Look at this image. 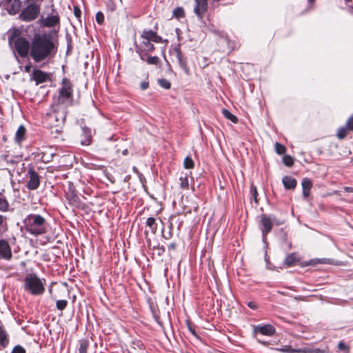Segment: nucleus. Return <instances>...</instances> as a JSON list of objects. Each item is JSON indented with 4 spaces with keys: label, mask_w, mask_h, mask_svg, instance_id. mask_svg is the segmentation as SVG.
I'll list each match as a JSON object with an SVG mask.
<instances>
[{
    "label": "nucleus",
    "mask_w": 353,
    "mask_h": 353,
    "mask_svg": "<svg viewBox=\"0 0 353 353\" xmlns=\"http://www.w3.org/2000/svg\"><path fill=\"white\" fill-rule=\"evenodd\" d=\"M54 45L44 35H36L30 44V55L35 62H40L54 57Z\"/></svg>",
    "instance_id": "obj_1"
},
{
    "label": "nucleus",
    "mask_w": 353,
    "mask_h": 353,
    "mask_svg": "<svg viewBox=\"0 0 353 353\" xmlns=\"http://www.w3.org/2000/svg\"><path fill=\"white\" fill-rule=\"evenodd\" d=\"M26 230L30 234L39 235L46 232V220L39 214H30L24 220Z\"/></svg>",
    "instance_id": "obj_2"
},
{
    "label": "nucleus",
    "mask_w": 353,
    "mask_h": 353,
    "mask_svg": "<svg viewBox=\"0 0 353 353\" xmlns=\"http://www.w3.org/2000/svg\"><path fill=\"white\" fill-rule=\"evenodd\" d=\"M24 288L33 295L41 294L44 292L42 281L34 274H28L26 276Z\"/></svg>",
    "instance_id": "obj_3"
},
{
    "label": "nucleus",
    "mask_w": 353,
    "mask_h": 353,
    "mask_svg": "<svg viewBox=\"0 0 353 353\" xmlns=\"http://www.w3.org/2000/svg\"><path fill=\"white\" fill-rule=\"evenodd\" d=\"M66 114L63 109H59L49 113L47 115L46 120L48 121L51 127H61L63 125L65 120Z\"/></svg>",
    "instance_id": "obj_4"
},
{
    "label": "nucleus",
    "mask_w": 353,
    "mask_h": 353,
    "mask_svg": "<svg viewBox=\"0 0 353 353\" xmlns=\"http://www.w3.org/2000/svg\"><path fill=\"white\" fill-rule=\"evenodd\" d=\"M40 12V8L36 4L29 5L25 10H23L20 15L23 21H30L35 19Z\"/></svg>",
    "instance_id": "obj_5"
},
{
    "label": "nucleus",
    "mask_w": 353,
    "mask_h": 353,
    "mask_svg": "<svg viewBox=\"0 0 353 353\" xmlns=\"http://www.w3.org/2000/svg\"><path fill=\"white\" fill-rule=\"evenodd\" d=\"M15 49L21 57H25L30 52V45L24 38L19 37L14 41Z\"/></svg>",
    "instance_id": "obj_6"
},
{
    "label": "nucleus",
    "mask_w": 353,
    "mask_h": 353,
    "mask_svg": "<svg viewBox=\"0 0 353 353\" xmlns=\"http://www.w3.org/2000/svg\"><path fill=\"white\" fill-rule=\"evenodd\" d=\"M195 6L194 12L200 20H203L204 14L208 10V0H194Z\"/></svg>",
    "instance_id": "obj_7"
},
{
    "label": "nucleus",
    "mask_w": 353,
    "mask_h": 353,
    "mask_svg": "<svg viewBox=\"0 0 353 353\" xmlns=\"http://www.w3.org/2000/svg\"><path fill=\"white\" fill-rule=\"evenodd\" d=\"M12 256L11 248L8 242L0 240V259L10 260Z\"/></svg>",
    "instance_id": "obj_8"
},
{
    "label": "nucleus",
    "mask_w": 353,
    "mask_h": 353,
    "mask_svg": "<svg viewBox=\"0 0 353 353\" xmlns=\"http://www.w3.org/2000/svg\"><path fill=\"white\" fill-rule=\"evenodd\" d=\"M30 180L28 183V188L30 190H35L39 185V177L38 174L32 170L29 169L28 172Z\"/></svg>",
    "instance_id": "obj_9"
},
{
    "label": "nucleus",
    "mask_w": 353,
    "mask_h": 353,
    "mask_svg": "<svg viewBox=\"0 0 353 353\" xmlns=\"http://www.w3.org/2000/svg\"><path fill=\"white\" fill-rule=\"evenodd\" d=\"M72 96V85L71 83L67 81H63V87L60 91V100L64 101L65 99H70Z\"/></svg>",
    "instance_id": "obj_10"
},
{
    "label": "nucleus",
    "mask_w": 353,
    "mask_h": 353,
    "mask_svg": "<svg viewBox=\"0 0 353 353\" xmlns=\"http://www.w3.org/2000/svg\"><path fill=\"white\" fill-rule=\"evenodd\" d=\"M141 37L144 40L153 41L155 43H161L162 41V38L157 35V34L152 30H144L141 34Z\"/></svg>",
    "instance_id": "obj_11"
},
{
    "label": "nucleus",
    "mask_w": 353,
    "mask_h": 353,
    "mask_svg": "<svg viewBox=\"0 0 353 353\" xmlns=\"http://www.w3.org/2000/svg\"><path fill=\"white\" fill-rule=\"evenodd\" d=\"M254 332H259L263 335L271 336L274 334L275 329L271 325H259L255 327Z\"/></svg>",
    "instance_id": "obj_12"
},
{
    "label": "nucleus",
    "mask_w": 353,
    "mask_h": 353,
    "mask_svg": "<svg viewBox=\"0 0 353 353\" xmlns=\"http://www.w3.org/2000/svg\"><path fill=\"white\" fill-rule=\"evenodd\" d=\"M32 78L37 84H39L45 82L48 79V75L41 70H36L33 71Z\"/></svg>",
    "instance_id": "obj_13"
},
{
    "label": "nucleus",
    "mask_w": 353,
    "mask_h": 353,
    "mask_svg": "<svg viewBox=\"0 0 353 353\" xmlns=\"http://www.w3.org/2000/svg\"><path fill=\"white\" fill-rule=\"evenodd\" d=\"M282 182L285 188L288 190L294 189L297 183L296 180L290 176H284L282 179Z\"/></svg>",
    "instance_id": "obj_14"
},
{
    "label": "nucleus",
    "mask_w": 353,
    "mask_h": 353,
    "mask_svg": "<svg viewBox=\"0 0 353 353\" xmlns=\"http://www.w3.org/2000/svg\"><path fill=\"white\" fill-rule=\"evenodd\" d=\"M303 195L307 198L310 195V189L312 186V183L310 179L305 178L302 181Z\"/></svg>",
    "instance_id": "obj_15"
},
{
    "label": "nucleus",
    "mask_w": 353,
    "mask_h": 353,
    "mask_svg": "<svg viewBox=\"0 0 353 353\" xmlns=\"http://www.w3.org/2000/svg\"><path fill=\"white\" fill-rule=\"evenodd\" d=\"M261 221L263 225V232L265 234L268 233L271 230L272 226L271 220L265 216H262Z\"/></svg>",
    "instance_id": "obj_16"
},
{
    "label": "nucleus",
    "mask_w": 353,
    "mask_h": 353,
    "mask_svg": "<svg viewBox=\"0 0 353 353\" xmlns=\"http://www.w3.org/2000/svg\"><path fill=\"white\" fill-rule=\"evenodd\" d=\"M319 263L334 264V261L330 259H311L306 264L307 265H316Z\"/></svg>",
    "instance_id": "obj_17"
},
{
    "label": "nucleus",
    "mask_w": 353,
    "mask_h": 353,
    "mask_svg": "<svg viewBox=\"0 0 353 353\" xmlns=\"http://www.w3.org/2000/svg\"><path fill=\"white\" fill-rule=\"evenodd\" d=\"M59 23V17L57 16H51L45 20V26L52 27Z\"/></svg>",
    "instance_id": "obj_18"
},
{
    "label": "nucleus",
    "mask_w": 353,
    "mask_h": 353,
    "mask_svg": "<svg viewBox=\"0 0 353 353\" xmlns=\"http://www.w3.org/2000/svg\"><path fill=\"white\" fill-rule=\"evenodd\" d=\"M25 133H26V128L23 126L21 125L18 128V130L16 132V137H15L16 141L19 143L21 142L24 137Z\"/></svg>",
    "instance_id": "obj_19"
},
{
    "label": "nucleus",
    "mask_w": 353,
    "mask_h": 353,
    "mask_svg": "<svg viewBox=\"0 0 353 353\" xmlns=\"http://www.w3.org/2000/svg\"><path fill=\"white\" fill-rule=\"evenodd\" d=\"M222 113L224 117L228 120L231 121L232 123H236L238 121V119L236 116L232 114L229 110L226 109H223L222 110Z\"/></svg>",
    "instance_id": "obj_20"
},
{
    "label": "nucleus",
    "mask_w": 353,
    "mask_h": 353,
    "mask_svg": "<svg viewBox=\"0 0 353 353\" xmlns=\"http://www.w3.org/2000/svg\"><path fill=\"white\" fill-rule=\"evenodd\" d=\"M296 261V257L294 254H289L286 256L285 259V265H286L287 267H290Z\"/></svg>",
    "instance_id": "obj_21"
},
{
    "label": "nucleus",
    "mask_w": 353,
    "mask_h": 353,
    "mask_svg": "<svg viewBox=\"0 0 353 353\" xmlns=\"http://www.w3.org/2000/svg\"><path fill=\"white\" fill-rule=\"evenodd\" d=\"M180 187L183 189H188L189 186L188 174H185L183 176H181L179 178Z\"/></svg>",
    "instance_id": "obj_22"
},
{
    "label": "nucleus",
    "mask_w": 353,
    "mask_h": 353,
    "mask_svg": "<svg viewBox=\"0 0 353 353\" xmlns=\"http://www.w3.org/2000/svg\"><path fill=\"white\" fill-rule=\"evenodd\" d=\"M8 343V339L7 338V334L2 327L1 325H0V344H1L3 346H6Z\"/></svg>",
    "instance_id": "obj_23"
},
{
    "label": "nucleus",
    "mask_w": 353,
    "mask_h": 353,
    "mask_svg": "<svg viewBox=\"0 0 353 353\" xmlns=\"http://www.w3.org/2000/svg\"><path fill=\"white\" fill-rule=\"evenodd\" d=\"M146 225L151 230L152 233H154L157 230V226L155 224V219L153 217H150L147 219Z\"/></svg>",
    "instance_id": "obj_24"
},
{
    "label": "nucleus",
    "mask_w": 353,
    "mask_h": 353,
    "mask_svg": "<svg viewBox=\"0 0 353 353\" xmlns=\"http://www.w3.org/2000/svg\"><path fill=\"white\" fill-rule=\"evenodd\" d=\"M348 131L350 130L346 127H341L338 129L336 136L339 139H343L347 136Z\"/></svg>",
    "instance_id": "obj_25"
},
{
    "label": "nucleus",
    "mask_w": 353,
    "mask_h": 353,
    "mask_svg": "<svg viewBox=\"0 0 353 353\" xmlns=\"http://www.w3.org/2000/svg\"><path fill=\"white\" fill-rule=\"evenodd\" d=\"M183 166L186 169L193 168L194 166V163L193 160L192 159V158H190L189 157H185V159H184V161H183Z\"/></svg>",
    "instance_id": "obj_26"
},
{
    "label": "nucleus",
    "mask_w": 353,
    "mask_h": 353,
    "mask_svg": "<svg viewBox=\"0 0 353 353\" xmlns=\"http://www.w3.org/2000/svg\"><path fill=\"white\" fill-rule=\"evenodd\" d=\"M88 347V342L86 340H82L80 342V346L79 348V353H87Z\"/></svg>",
    "instance_id": "obj_27"
},
{
    "label": "nucleus",
    "mask_w": 353,
    "mask_h": 353,
    "mask_svg": "<svg viewBox=\"0 0 353 353\" xmlns=\"http://www.w3.org/2000/svg\"><path fill=\"white\" fill-rule=\"evenodd\" d=\"M173 15L176 18H181L184 17V10L182 8H176L173 11Z\"/></svg>",
    "instance_id": "obj_28"
},
{
    "label": "nucleus",
    "mask_w": 353,
    "mask_h": 353,
    "mask_svg": "<svg viewBox=\"0 0 353 353\" xmlns=\"http://www.w3.org/2000/svg\"><path fill=\"white\" fill-rule=\"evenodd\" d=\"M275 150L277 154H283L285 152V148L284 145H283L279 143H275Z\"/></svg>",
    "instance_id": "obj_29"
},
{
    "label": "nucleus",
    "mask_w": 353,
    "mask_h": 353,
    "mask_svg": "<svg viewBox=\"0 0 353 353\" xmlns=\"http://www.w3.org/2000/svg\"><path fill=\"white\" fill-rule=\"evenodd\" d=\"M283 163L287 166H291L294 163V159L289 155H285L283 158Z\"/></svg>",
    "instance_id": "obj_30"
},
{
    "label": "nucleus",
    "mask_w": 353,
    "mask_h": 353,
    "mask_svg": "<svg viewBox=\"0 0 353 353\" xmlns=\"http://www.w3.org/2000/svg\"><path fill=\"white\" fill-rule=\"evenodd\" d=\"M68 302L65 300H59L56 303V305L58 310H63L67 306Z\"/></svg>",
    "instance_id": "obj_31"
},
{
    "label": "nucleus",
    "mask_w": 353,
    "mask_h": 353,
    "mask_svg": "<svg viewBox=\"0 0 353 353\" xmlns=\"http://www.w3.org/2000/svg\"><path fill=\"white\" fill-rule=\"evenodd\" d=\"M158 81L159 85L165 89H169L171 86L170 83L165 79H159Z\"/></svg>",
    "instance_id": "obj_32"
},
{
    "label": "nucleus",
    "mask_w": 353,
    "mask_h": 353,
    "mask_svg": "<svg viewBox=\"0 0 353 353\" xmlns=\"http://www.w3.org/2000/svg\"><path fill=\"white\" fill-rule=\"evenodd\" d=\"M8 203L7 201L0 196V211H6L8 208Z\"/></svg>",
    "instance_id": "obj_33"
},
{
    "label": "nucleus",
    "mask_w": 353,
    "mask_h": 353,
    "mask_svg": "<svg viewBox=\"0 0 353 353\" xmlns=\"http://www.w3.org/2000/svg\"><path fill=\"white\" fill-rule=\"evenodd\" d=\"M142 43L143 45L144 50H145L152 51L154 48V46L152 43H150V41H143Z\"/></svg>",
    "instance_id": "obj_34"
},
{
    "label": "nucleus",
    "mask_w": 353,
    "mask_h": 353,
    "mask_svg": "<svg viewBox=\"0 0 353 353\" xmlns=\"http://www.w3.org/2000/svg\"><path fill=\"white\" fill-rule=\"evenodd\" d=\"M345 127L350 131L353 130V115L347 120Z\"/></svg>",
    "instance_id": "obj_35"
},
{
    "label": "nucleus",
    "mask_w": 353,
    "mask_h": 353,
    "mask_svg": "<svg viewBox=\"0 0 353 353\" xmlns=\"http://www.w3.org/2000/svg\"><path fill=\"white\" fill-rule=\"evenodd\" d=\"M278 350L287 352V353H294V349L292 348L290 346L285 345L282 348L278 349Z\"/></svg>",
    "instance_id": "obj_36"
},
{
    "label": "nucleus",
    "mask_w": 353,
    "mask_h": 353,
    "mask_svg": "<svg viewBox=\"0 0 353 353\" xmlns=\"http://www.w3.org/2000/svg\"><path fill=\"white\" fill-rule=\"evenodd\" d=\"M251 191H252V196L254 198L255 203H258V199H257L258 192H257L256 188L254 185H252Z\"/></svg>",
    "instance_id": "obj_37"
},
{
    "label": "nucleus",
    "mask_w": 353,
    "mask_h": 353,
    "mask_svg": "<svg viewBox=\"0 0 353 353\" xmlns=\"http://www.w3.org/2000/svg\"><path fill=\"white\" fill-rule=\"evenodd\" d=\"M159 61V58L157 57H150L147 59V62L148 64H157Z\"/></svg>",
    "instance_id": "obj_38"
},
{
    "label": "nucleus",
    "mask_w": 353,
    "mask_h": 353,
    "mask_svg": "<svg viewBox=\"0 0 353 353\" xmlns=\"http://www.w3.org/2000/svg\"><path fill=\"white\" fill-rule=\"evenodd\" d=\"M12 353H26V350L23 347L17 345L13 348Z\"/></svg>",
    "instance_id": "obj_39"
},
{
    "label": "nucleus",
    "mask_w": 353,
    "mask_h": 353,
    "mask_svg": "<svg viewBox=\"0 0 353 353\" xmlns=\"http://www.w3.org/2000/svg\"><path fill=\"white\" fill-rule=\"evenodd\" d=\"M96 20L98 23L101 24L104 21V16L102 12H97L96 14Z\"/></svg>",
    "instance_id": "obj_40"
},
{
    "label": "nucleus",
    "mask_w": 353,
    "mask_h": 353,
    "mask_svg": "<svg viewBox=\"0 0 353 353\" xmlns=\"http://www.w3.org/2000/svg\"><path fill=\"white\" fill-rule=\"evenodd\" d=\"M310 347L294 349V353H310Z\"/></svg>",
    "instance_id": "obj_41"
},
{
    "label": "nucleus",
    "mask_w": 353,
    "mask_h": 353,
    "mask_svg": "<svg viewBox=\"0 0 353 353\" xmlns=\"http://www.w3.org/2000/svg\"><path fill=\"white\" fill-rule=\"evenodd\" d=\"M339 349L341 350H348L347 347L344 343L340 342L338 345Z\"/></svg>",
    "instance_id": "obj_42"
},
{
    "label": "nucleus",
    "mask_w": 353,
    "mask_h": 353,
    "mask_svg": "<svg viewBox=\"0 0 353 353\" xmlns=\"http://www.w3.org/2000/svg\"><path fill=\"white\" fill-rule=\"evenodd\" d=\"M325 351L318 349V348H310V353H324Z\"/></svg>",
    "instance_id": "obj_43"
},
{
    "label": "nucleus",
    "mask_w": 353,
    "mask_h": 353,
    "mask_svg": "<svg viewBox=\"0 0 353 353\" xmlns=\"http://www.w3.org/2000/svg\"><path fill=\"white\" fill-rule=\"evenodd\" d=\"M148 86H149V84H148V82H142L141 83V88L142 90L147 89L148 88Z\"/></svg>",
    "instance_id": "obj_44"
},
{
    "label": "nucleus",
    "mask_w": 353,
    "mask_h": 353,
    "mask_svg": "<svg viewBox=\"0 0 353 353\" xmlns=\"http://www.w3.org/2000/svg\"><path fill=\"white\" fill-rule=\"evenodd\" d=\"M74 14L77 17H79L81 14V10L78 8H74Z\"/></svg>",
    "instance_id": "obj_45"
},
{
    "label": "nucleus",
    "mask_w": 353,
    "mask_h": 353,
    "mask_svg": "<svg viewBox=\"0 0 353 353\" xmlns=\"http://www.w3.org/2000/svg\"><path fill=\"white\" fill-rule=\"evenodd\" d=\"M248 305L252 309H256V305L254 302H249Z\"/></svg>",
    "instance_id": "obj_46"
},
{
    "label": "nucleus",
    "mask_w": 353,
    "mask_h": 353,
    "mask_svg": "<svg viewBox=\"0 0 353 353\" xmlns=\"http://www.w3.org/2000/svg\"><path fill=\"white\" fill-rule=\"evenodd\" d=\"M30 69H31V65H27L25 66V71L26 72H29L30 71Z\"/></svg>",
    "instance_id": "obj_47"
},
{
    "label": "nucleus",
    "mask_w": 353,
    "mask_h": 353,
    "mask_svg": "<svg viewBox=\"0 0 353 353\" xmlns=\"http://www.w3.org/2000/svg\"><path fill=\"white\" fill-rule=\"evenodd\" d=\"M345 190L347 191V192H353V188H352L346 187V188H345Z\"/></svg>",
    "instance_id": "obj_48"
},
{
    "label": "nucleus",
    "mask_w": 353,
    "mask_h": 353,
    "mask_svg": "<svg viewBox=\"0 0 353 353\" xmlns=\"http://www.w3.org/2000/svg\"><path fill=\"white\" fill-rule=\"evenodd\" d=\"M90 140H88V141H81V143H82L83 145H89V144H90Z\"/></svg>",
    "instance_id": "obj_49"
},
{
    "label": "nucleus",
    "mask_w": 353,
    "mask_h": 353,
    "mask_svg": "<svg viewBox=\"0 0 353 353\" xmlns=\"http://www.w3.org/2000/svg\"><path fill=\"white\" fill-rule=\"evenodd\" d=\"M310 2H313L314 0H308Z\"/></svg>",
    "instance_id": "obj_50"
},
{
    "label": "nucleus",
    "mask_w": 353,
    "mask_h": 353,
    "mask_svg": "<svg viewBox=\"0 0 353 353\" xmlns=\"http://www.w3.org/2000/svg\"><path fill=\"white\" fill-rule=\"evenodd\" d=\"M126 152H127L126 150H125V151H123V153L124 154H126Z\"/></svg>",
    "instance_id": "obj_51"
},
{
    "label": "nucleus",
    "mask_w": 353,
    "mask_h": 353,
    "mask_svg": "<svg viewBox=\"0 0 353 353\" xmlns=\"http://www.w3.org/2000/svg\"><path fill=\"white\" fill-rule=\"evenodd\" d=\"M189 329H190V331H191L193 333V331L192 330V329L190 327H189Z\"/></svg>",
    "instance_id": "obj_52"
},
{
    "label": "nucleus",
    "mask_w": 353,
    "mask_h": 353,
    "mask_svg": "<svg viewBox=\"0 0 353 353\" xmlns=\"http://www.w3.org/2000/svg\"><path fill=\"white\" fill-rule=\"evenodd\" d=\"M345 1L348 2V1H350L351 0H345Z\"/></svg>",
    "instance_id": "obj_53"
}]
</instances>
